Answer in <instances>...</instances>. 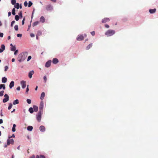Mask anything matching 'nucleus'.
<instances>
[{
    "label": "nucleus",
    "mask_w": 158,
    "mask_h": 158,
    "mask_svg": "<svg viewBox=\"0 0 158 158\" xmlns=\"http://www.w3.org/2000/svg\"><path fill=\"white\" fill-rule=\"evenodd\" d=\"M44 108V103L43 101H41L40 103L39 106L40 112L43 113Z\"/></svg>",
    "instance_id": "nucleus-4"
},
{
    "label": "nucleus",
    "mask_w": 158,
    "mask_h": 158,
    "mask_svg": "<svg viewBox=\"0 0 158 158\" xmlns=\"http://www.w3.org/2000/svg\"><path fill=\"white\" fill-rule=\"evenodd\" d=\"M15 52L14 53V54L15 55H16L18 53V50H16L15 51Z\"/></svg>",
    "instance_id": "nucleus-47"
},
{
    "label": "nucleus",
    "mask_w": 158,
    "mask_h": 158,
    "mask_svg": "<svg viewBox=\"0 0 158 158\" xmlns=\"http://www.w3.org/2000/svg\"><path fill=\"white\" fill-rule=\"evenodd\" d=\"M4 91L3 90L1 91L0 92V96H2L3 95L4 93Z\"/></svg>",
    "instance_id": "nucleus-35"
},
{
    "label": "nucleus",
    "mask_w": 158,
    "mask_h": 158,
    "mask_svg": "<svg viewBox=\"0 0 158 158\" xmlns=\"http://www.w3.org/2000/svg\"><path fill=\"white\" fill-rule=\"evenodd\" d=\"M27 56V52H24L19 54L18 57V60L19 62L23 61Z\"/></svg>",
    "instance_id": "nucleus-1"
},
{
    "label": "nucleus",
    "mask_w": 158,
    "mask_h": 158,
    "mask_svg": "<svg viewBox=\"0 0 158 158\" xmlns=\"http://www.w3.org/2000/svg\"><path fill=\"white\" fill-rule=\"evenodd\" d=\"M8 69V67L7 66H6L5 67V71H6Z\"/></svg>",
    "instance_id": "nucleus-41"
},
{
    "label": "nucleus",
    "mask_w": 158,
    "mask_h": 158,
    "mask_svg": "<svg viewBox=\"0 0 158 158\" xmlns=\"http://www.w3.org/2000/svg\"><path fill=\"white\" fill-rule=\"evenodd\" d=\"M3 123V120L2 119H0V124Z\"/></svg>",
    "instance_id": "nucleus-57"
},
{
    "label": "nucleus",
    "mask_w": 158,
    "mask_h": 158,
    "mask_svg": "<svg viewBox=\"0 0 158 158\" xmlns=\"http://www.w3.org/2000/svg\"><path fill=\"white\" fill-rule=\"evenodd\" d=\"M27 101L28 103L29 104L31 103V100L29 99H27Z\"/></svg>",
    "instance_id": "nucleus-37"
},
{
    "label": "nucleus",
    "mask_w": 158,
    "mask_h": 158,
    "mask_svg": "<svg viewBox=\"0 0 158 158\" xmlns=\"http://www.w3.org/2000/svg\"><path fill=\"white\" fill-rule=\"evenodd\" d=\"M14 142V140L13 139H10L9 138L7 140V145H9L10 144H13Z\"/></svg>",
    "instance_id": "nucleus-6"
},
{
    "label": "nucleus",
    "mask_w": 158,
    "mask_h": 158,
    "mask_svg": "<svg viewBox=\"0 0 158 158\" xmlns=\"http://www.w3.org/2000/svg\"><path fill=\"white\" fill-rule=\"evenodd\" d=\"M39 129L41 131H45V128L43 126H41L39 127Z\"/></svg>",
    "instance_id": "nucleus-13"
},
{
    "label": "nucleus",
    "mask_w": 158,
    "mask_h": 158,
    "mask_svg": "<svg viewBox=\"0 0 158 158\" xmlns=\"http://www.w3.org/2000/svg\"><path fill=\"white\" fill-rule=\"evenodd\" d=\"M28 91H29L28 85H27V88L26 89V93H27Z\"/></svg>",
    "instance_id": "nucleus-50"
},
{
    "label": "nucleus",
    "mask_w": 158,
    "mask_h": 158,
    "mask_svg": "<svg viewBox=\"0 0 158 158\" xmlns=\"http://www.w3.org/2000/svg\"><path fill=\"white\" fill-rule=\"evenodd\" d=\"M19 8H20V9H22V5H21V4H20V5H19Z\"/></svg>",
    "instance_id": "nucleus-62"
},
{
    "label": "nucleus",
    "mask_w": 158,
    "mask_h": 158,
    "mask_svg": "<svg viewBox=\"0 0 158 158\" xmlns=\"http://www.w3.org/2000/svg\"><path fill=\"white\" fill-rule=\"evenodd\" d=\"M24 4L25 6V7L27 6V4H28L27 2L26 1H25L24 3Z\"/></svg>",
    "instance_id": "nucleus-40"
},
{
    "label": "nucleus",
    "mask_w": 158,
    "mask_h": 158,
    "mask_svg": "<svg viewBox=\"0 0 158 158\" xmlns=\"http://www.w3.org/2000/svg\"><path fill=\"white\" fill-rule=\"evenodd\" d=\"M30 36L31 37H33L35 36V35L32 33H31L30 34Z\"/></svg>",
    "instance_id": "nucleus-54"
},
{
    "label": "nucleus",
    "mask_w": 158,
    "mask_h": 158,
    "mask_svg": "<svg viewBox=\"0 0 158 158\" xmlns=\"http://www.w3.org/2000/svg\"><path fill=\"white\" fill-rule=\"evenodd\" d=\"M115 33V31L114 30H107L105 33V35L107 36H110Z\"/></svg>",
    "instance_id": "nucleus-2"
},
{
    "label": "nucleus",
    "mask_w": 158,
    "mask_h": 158,
    "mask_svg": "<svg viewBox=\"0 0 158 158\" xmlns=\"http://www.w3.org/2000/svg\"><path fill=\"white\" fill-rule=\"evenodd\" d=\"M19 16L21 17V18H22L23 14H22V11H21L20 12H19Z\"/></svg>",
    "instance_id": "nucleus-39"
},
{
    "label": "nucleus",
    "mask_w": 158,
    "mask_h": 158,
    "mask_svg": "<svg viewBox=\"0 0 158 158\" xmlns=\"http://www.w3.org/2000/svg\"><path fill=\"white\" fill-rule=\"evenodd\" d=\"M3 88V90L5 89V86L4 84H1L0 85V89H1L2 88Z\"/></svg>",
    "instance_id": "nucleus-25"
},
{
    "label": "nucleus",
    "mask_w": 158,
    "mask_h": 158,
    "mask_svg": "<svg viewBox=\"0 0 158 158\" xmlns=\"http://www.w3.org/2000/svg\"><path fill=\"white\" fill-rule=\"evenodd\" d=\"M84 39V37L82 35H79L77 38V40L78 41L83 40Z\"/></svg>",
    "instance_id": "nucleus-7"
},
{
    "label": "nucleus",
    "mask_w": 158,
    "mask_h": 158,
    "mask_svg": "<svg viewBox=\"0 0 158 158\" xmlns=\"http://www.w3.org/2000/svg\"><path fill=\"white\" fill-rule=\"evenodd\" d=\"M91 34L93 35L94 36L95 35V33L94 31H92L91 32Z\"/></svg>",
    "instance_id": "nucleus-44"
},
{
    "label": "nucleus",
    "mask_w": 158,
    "mask_h": 158,
    "mask_svg": "<svg viewBox=\"0 0 158 158\" xmlns=\"http://www.w3.org/2000/svg\"><path fill=\"white\" fill-rule=\"evenodd\" d=\"M16 0H11V4L13 5H15L16 4Z\"/></svg>",
    "instance_id": "nucleus-32"
},
{
    "label": "nucleus",
    "mask_w": 158,
    "mask_h": 158,
    "mask_svg": "<svg viewBox=\"0 0 158 158\" xmlns=\"http://www.w3.org/2000/svg\"><path fill=\"white\" fill-rule=\"evenodd\" d=\"M11 15V12H9L8 13V16H10Z\"/></svg>",
    "instance_id": "nucleus-58"
},
{
    "label": "nucleus",
    "mask_w": 158,
    "mask_h": 158,
    "mask_svg": "<svg viewBox=\"0 0 158 158\" xmlns=\"http://www.w3.org/2000/svg\"><path fill=\"white\" fill-rule=\"evenodd\" d=\"M25 20V18H24L23 19L22 21V25H23L24 24V21Z\"/></svg>",
    "instance_id": "nucleus-53"
},
{
    "label": "nucleus",
    "mask_w": 158,
    "mask_h": 158,
    "mask_svg": "<svg viewBox=\"0 0 158 158\" xmlns=\"http://www.w3.org/2000/svg\"><path fill=\"white\" fill-rule=\"evenodd\" d=\"M110 21L109 18H105L102 19V22L103 23H105Z\"/></svg>",
    "instance_id": "nucleus-9"
},
{
    "label": "nucleus",
    "mask_w": 158,
    "mask_h": 158,
    "mask_svg": "<svg viewBox=\"0 0 158 158\" xmlns=\"http://www.w3.org/2000/svg\"><path fill=\"white\" fill-rule=\"evenodd\" d=\"M15 61V59L14 58H12L11 60V61L12 62H14Z\"/></svg>",
    "instance_id": "nucleus-60"
},
{
    "label": "nucleus",
    "mask_w": 158,
    "mask_h": 158,
    "mask_svg": "<svg viewBox=\"0 0 158 158\" xmlns=\"http://www.w3.org/2000/svg\"><path fill=\"white\" fill-rule=\"evenodd\" d=\"M29 111L31 113H32L33 112V109L32 107H30L29 109Z\"/></svg>",
    "instance_id": "nucleus-29"
},
{
    "label": "nucleus",
    "mask_w": 158,
    "mask_h": 158,
    "mask_svg": "<svg viewBox=\"0 0 158 158\" xmlns=\"http://www.w3.org/2000/svg\"><path fill=\"white\" fill-rule=\"evenodd\" d=\"M31 56H29L28 57L27 61H29L31 59Z\"/></svg>",
    "instance_id": "nucleus-46"
},
{
    "label": "nucleus",
    "mask_w": 158,
    "mask_h": 158,
    "mask_svg": "<svg viewBox=\"0 0 158 158\" xmlns=\"http://www.w3.org/2000/svg\"><path fill=\"white\" fill-rule=\"evenodd\" d=\"M58 59L56 58H53L52 60V63L54 64H56L58 62Z\"/></svg>",
    "instance_id": "nucleus-14"
},
{
    "label": "nucleus",
    "mask_w": 158,
    "mask_h": 158,
    "mask_svg": "<svg viewBox=\"0 0 158 158\" xmlns=\"http://www.w3.org/2000/svg\"><path fill=\"white\" fill-rule=\"evenodd\" d=\"M43 113L39 112L36 115V119L39 122H40L41 120V115Z\"/></svg>",
    "instance_id": "nucleus-3"
},
{
    "label": "nucleus",
    "mask_w": 158,
    "mask_h": 158,
    "mask_svg": "<svg viewBox=\"0 0 158 158\" xmlns=\"http://www.w3.org/2000/svg\"><path fill=\"white\" fill-rule=\"evenodd\" d=\"M32 3L31 1H29L28 2V6L30 7L32 5Z\"/></svg>",
    "instance_id": "nucleus-36"
},
{
    "label": "nucleus",
    "mask_w": 158,
    "mask_h": 158,
    "mask_svg": "<svg viewBox=\"0 0 158 158\" xmlns=\"http://www.w3.org/2000/svg\"><path fill=\"white\" fill-rule=\"evenodd\" d=\"M33 127L31 126H28L27 127V129L28 131H31L33 129Z\"/></svg>",
    "instance_id": "nucleus-23"
},
{
    "label": "nucleus",
    "mask_w": 158,
    "mask_h": 158,
    "mask_svg": "<svg viewBox=\"0 0 158 158\" xmlns=\"http://www.w3.org/2000/svg\"><path fill=\"white\" fill-rule=\"evenodd\" d=\"M35 158H40V156L38 155H37Z\"/></svg>",
    "instance_id": "nucleus-61"
},
{
    "label": "nucleus",
    "mask_w": 158,
    "mask_h": 158,
    "mask_svg": "<svg viewBox=\"0 0 158 158\" xmlns=\"http://www.w3.org/2000/svg\"><path fill=\"white\" fill-rule=\"evenodd\" d=\"M20 86H19L17 88H16V89L17 90H20Z\"/></svg>",
    "instance_id": "nucleus-56"
},
{
    "label": "nucleus",
    "mask_w": 158,
    "mask_h": 158,
    "mask_svg": "<svg viewBox=\"0 0 158 158\" xmlns=\"http://www.w3.org/2000/svg\"><path fill=\"white\" fill-rule=\"evenodd\" d=\"M30 158H35V155H33L30 157Z\"/></svg>",
    "instance_id": "nucleus-59"
},
{
    "label": "nucleus",
    "mask_w": 158,
    "mask_h": 158,
    "mask_svg": "<svg viewBox=\"0 0 158 158\" xmlns=\"http://www.w3.org/2000/svg\"><path fill=\"white\" fill-rule=\"evenodd\" d=\"M15 19L16 21H18L19 19V16L17 15H16L15 16Z\"/></svg>",
    "instance_id": "nucleus-33"
},
{
    "label": "nucleus",
    "mask_w": 158,
    "mask_h": 158,
    "mask_svg": "<svg viewBox=\"0 0 158 158\" xmlns=\"http://www.w3.org/2000/svg\"><path fill=\"white\" fill-rule=\"evenodd\" d=\"M19 103V101L18 99H16V100L14 101L13 102V104L14 105H15L16 104H18Z\"/></svg>",
    "instance_id": "nucleus-24"
},
{
    "label": "nucleus",
    "mask_w": 158,
    "mask_h": 158,
    "mask_svg": "<svg viewBox=\"0 0 158 158\" xmlns=\"http://www.w3.org/2000/svg\"><path fill=\"white\" fill-rule=\"evenodd\" d=\"M46 8L47 10H51L53 9L52 7L50 4L47 5L46 6Z\"/></svg>",
    "instance_id": "nucleus-8"
},
{
    "label": "nucleus",
    "mask_w": 158,
    "mask_h": 158,
    "mask_svg": "<svg viewBox=\"0 0 158 158\" xmlns=\"http://www.w3.org/2000/svg\"><path fill=\"white\" fill-rule=\"evenodd\" d=\"M3 34L2 33L0 32V36L1 37H3Z\"/></svg>",
    "instance_id": "nucleus-49"
},
{
    "label": "nucleus",
    "mask_w": 158,
    "mask_h": 158,
    "mask_svg": "<svg viewBox=\"0 0 158 158\" xmlns=\"http://www.w3.org/2000/svg\"><path fill=\"white\" fill-rule=\"evenodd\" d=\"M44 82L45 83H46V81H47V77L46 76H44Z\"/></svg>",
    "instance_id": "nucleus-42"
},
{
    "label": "nucleus",
    "mask_w": 158,
    "mask_h": 158,
    "mask_svg": "<svg viewBox=\"0 0 158 158\" xmlns=\"http://www.w3.org/2000/svg\"><path fill=\"white\" fill-rule=\"evenodd\" d=\"M12 104L11 103H10L9 104V106L8 107V109L10 110L12 107Z\"/></svg>",
    "instance_id": "nucleus-34"
},
{
    "label": "nucleus",
    "mask_w": 158,
    "mask_h": 158,
    "mask_svg": "<svg viewBox=\"0 0 158 158\" xmlns=\"http://www.w3.org/2000/svg\"><path fill=\"white\" fill-rule=\"evenodd\" d=\"M40 158H45V157L44 156L42 155H40Z\"/></svg>",
    "instance_id": "nucleus-52"
},
{
    "label": "nucleus",
    "mask_w": 158,
    "mask_h": 158,
    "mask_svg": "<svg viewBox=\"0 0 158 158\" xmlns=\"http://www.w3.org/2000/svg\"><path fill=\"white\" fill-rule=\"evenodd\" d=\"M10 36H8V40H10Z\"/></svg>",
    "instance_id": "nucleus-63"
},
{
    "label": "nucleus",
    "mask_w": 158,
    "mask_h": 158,
    "mask_svg": "<svg viewBox=\"0 0 158 158\" xmlns=\"http://www.w3.org/2000/svg\"><path fill=\"white\" fill-rule=\"evenodd\" d=\"M5 49V46L4 44H2L1 45V48H0V53L3 52Z\"/></svg>",
    "instance_id": "nucleus-12"
},
{
    "label": "nucleus",
    "mask_w": 158,
    "mask_h": 158,
    "mask_svg": "<svg viewBox=\"0 0 158 158\" xmlns=\"http://www.w3.org/2000/svg\"><path fill=\"white\" fill-rule=\"evenodd\" d=\"M33 109L35 112H37L38 110V108L35 106H33Z\"/></svg>",
    "instance_id": "nucleus-21"
},
{
    "label": "nucleus",
    "mask_w": 158,
    "mask_h": 158,
    "mask_svg": "<svg viewBox=\"0 0 158 158\" xmlns=\"http://www.w3.org/2000/svg\"><path fill=\"white\" fill-rule=\"evenodd\" d=\"M16 127V125L15 124H14L13 125V127L12 129V131L13 132H15V127Z\"/></svg>",
    "instance_id": "nucleus-27"
},
{
    "label": "nucleus",
    "mask_w": 158,
    "mask_h": 158,
    "mask_svg": "<svg viewBox=\"0 0 158 158\" xmlns=\"http://www.w3.org/2000/svg\"><path fill=\"white\" fill-rule=\"evenodd\" d=\"M156 10V9H150L149 10V12L151 14H153L154 13Z\"/></svg>",
    "instance_id": "nucleus-20"
},
{
    "label": "nucleus",
    "mask_w": 158,
    "mask_h": 158,
    "mask_svg": "<svg viewBox=\"0 0 158 158\" xmlns=\"http://www.w3.org/2000/svg\"><path fill=\"white\" fill-rule=\"evenodd\" d=\"M34 73V71H31L29 73L28 76L30 78H31L32 77V75Z\"/></svg>",
    "instance_id": "nucleus-15"
},
{
    "label": "nucleus",
    "mask_w": 158,
    "mask_h": 158,
    "mask_svg": "<svg viewBox=\"0 0 158 158\" xmlns=\"http://www.w3.org/2000/svg\"><path fill=\"white\" fill-rule=\"evenodd\" d=\"M14 28L16 31H18V26L16 25L15 26Z\"/></svg>",
    "instance_id": "nucleus-38"
},
{
    "label": "nucleus",
    "mask_w": 158,
    "mask_h": 158,
    "mask_svg": "<svg viewBox=\"0 0 158 158\" xmlns=\"http://www.w3.org/2000/svg\"><path fill=\"white\" fill-rule=\"evenodd\" d=\"M93 46V44L92 43H91L89 44L86 48V50H88L91 48Z\"/></svg>",
    "instance_id": "nucleus-16"
},
{
    "label": "nucleus",
    "mask_w": 158,
    "mask_h": 158,
    "mask_svg": "<svg viewBox=\"0 0 158 158\" xmlns=\"http://www.w3.org/2000/svg\"><path fill=\"white\" fill-rule=\"evenodd\" d=\"M4 97L5 98L3 100V103H5L9 100V97L7 94H5Z\"/></svg>",
    "instance_id": "nucleus-5"
},
{
    "label": "nucleus",
    "mask_w": 158,
    "mask_h": 158,
    "mask_svg": "<svg viewBox=\"0 0 158 158\" xmlns=\"http://www.w3.org/2000/svg\"><path fill=\"white\" fill-rule=\"evenodd\" d=\"M15 21H12L11 23V26L12 27L13 26V24L15 23Z\"/></svg>",
    "instance_id": "nucleus-45"
},
{
    "label": "nucleus",
    "mask_w": 158,
    "mask_h": 158,
    "mask_svg": "<svg viewBox=\"0 0 158 158\" xmlns=\"http://www.w3.org/2000/svg\"><path fill=\"white\" fill-rule=\"evenodd\" d=\"M12 14L13 15H15V8H13L12 10Z\"/></svg>",
    "instance_id": "nucleus-31"
},
{
    "label": "nucleus",
    "mask_w": 158,
    "mask_h": 158,
    "mask_svg": "<svg viewBox=\"0 0 158 158\" xmlns=\"http://www.w3.org/2000/svg\"><path fill=\"white\" fill-rule=\"evenodd\" d=\"M105 26L106 28H109V26L108 24H105Z\"/></svg>",
    "instance_id": "nucleus-51"
},
{
    "label": "nucleus",
    "mask_w": 158,
    "mask_h": 158,
    "mask_svg": "<svg viewBox=\"0 0 158 158\" xmlns=\"http://www.w3.org/2000/svg\"><path fill=\"white\" fill-rule=\"evenodd\" d=\"M14 6H15V8L17 9H19V3H17Z\"/></svg>",
    "instance_id": "nucleus-26"
},
{
    "label": "nucleus",
    "mask_w": 158,
    "mask_h": 158,
    "mask_svg": "<svg viewBox=\"0 0 158 158\" xmlns=\"http://www.w3.org/2000/svg\"><path fill=\"white\" fill-rule=\"evenodd\" d=\"M41 32L40 31H38L37 35H40L41 34Z\"/></svg>",
    "instance_id": "nucleus-43"
},
{
    "label": "nucleus",
    "mask_w": 158,
    "mask_h": 158,
    "mask_svg": "<svg viewBox=\"0 0 158 158\" xmlns=\"http://www.w3.org/2000/svg\"><path fill=\"white\" fill-rule=\"evenodd\" d=\"M15 137V135L14 134H13V135L11 137H9V138H11V137L14 138Z\"/></svg>",
    "instance_id": "nucleus-55"
},
{
    "label": "nucleus",
    "mask_w": 158,
    "mask_h": 158,
    "mask_svg": "<svg viewBox=\"0 0 158 158\" xmlns=\"http://www.w3.org/2000/svg\"><path fill=\"white\" fill-rule=\"evenodd\" d=\"M14 85V82L13 81H12L10 83L9 87L10 88H12Z\"/></svg>",
    "instance_id": "nucleus-19"
},
{
    "label": "nucleus",
    "mask_w": 158,
    "mask_h": 158,
    "mask_svg": "<svg viewBox=\"0 0 158 158\" xmlns=\"http://www.w3.org/2000/svg\"><path fill=\"white\" fill-rule=\"evenodd\" d=\"M7 78L5 77H3L2 78V82L3 83H6L7 81Z\"/></svg>",
    "instance_id": "nucleus-22"
},
{
    "label": "nucleus",
    "mask_w": 158,
    "mask_h": 158,
    "mask_svg": "<svg viewBox=\"0 0 158 158\" xmlns=\"http://www.w3.org/2000/svg\"><path fill=\"white\" fill-rule=\"evenodd\" d=\"M16 50V47L15 46H13L11 48V50L12 51H14Z\"/></svg>",
    "instance_id": "nucleus-30"
},
{
    "label": "nucleus",
    "mask_w": 158,
    "mask_h": 158,
    "mask_svg": "<svg viewBox=\"0 0 158 158\" xmlns=\"http://www.w3.org/2000/svg\"><path fill=\"white\" fill-rule=\"evenodd\" d=\"M39 23V22L38 21H36V22H35L33 23V26H35L37 25Z\"/></svg>",
    "instance_id": "nucleus-28"
},
{
    "label": "nucleus",
    "mask_w": 158,
    "mask_h": 158,
    "mask_svg": "<svg viewBox=\"0 0 158 158\" xmlns=\"http://www.w3.org/2000/svg\"><path fill=\"white\" fill-rule=\"evenodd\" d=\"M51 60H49L45 64V66L47 68L49 67L51 65Z\"/></svg>",
    "instance_id": "nucleus-11"
},
{
    "label": "nucleus",
    "mask_w": 158,
    "mask_h": 158,
    "mask_svg": "<svg viewBox=\"0 0 158 158\" xmlns=\"http://www.w3.org/2000/svg\"><path fill=\"white\" fill-rule=\"evenodd\" d=\"M7 145H6V144L4 146V147L6 148L7 147Z\"/></svg>",
    "instance_id": "nucleus-64"
},
{
    "label": "nucleus",
    "mask_w": 158,
    "mask_h": 158,
    "mask_svg": "<svg viewBox=\"0 0 158 158\" xmlns=\"http://www.w3.org/2000/svg\"><path fill=\"white\" fill-rule=\"evenodd\" d=\"M21 84L23 88H25L26 87V81H21Z\"/></svg>",
    "instance_id": "nucleus-10"
},
{
    "label": "nucleus",
    "mask_w": 158,
    "mask_h": 158,
    "mask_svg": "<svg viewBox=\"0 0 158 158\" xmlns=\"http://www.w3.org/2000/svg\"><path fill=\"white\" fill-rule=\"evenodd\" d=\"M45 96V94L44 92H43L41 95L40 98L41 100H42L44 99Z\"/></svg>",
    "instance_id": "nucleus-18"
},
{
    "label": "nucleus",
    "mask_w": 158,
    "mask_h": 158,
    "mask_svg": "<svg viewBox=\"0 0 158 158\" xmlns=\"http://www.w3.org/2000/svg\"><path fill=\"white\" fill-rule=\"evenodd\" d=\"M45 21V19L44 17L43 16H41L40 18V22L43 23Z\"/></svg>",
    "instance_id": "nucleus-17"
},
{
    "label": "nucleus",
    "mask_w": 158,
    "mask_h": 158,
    "mask_svg": "<svg viewBox=\"0 0 158 158\" xmlns=\"http://www.w3.org/2000/svg\"><path fill=\"white\" fill-rule=\"evenodd\" d=\"M22 34H18L17 35L18 37H21L22 36Z\"/></svg>",
    "instance_id": "nucleus-48"
}]
</instances>
